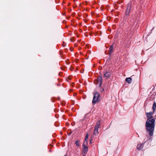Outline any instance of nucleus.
Instances as JSON below:
<instances>
[{
    "instance_id": "obj_1",
    "label": "nucleus",
    "mask_w": 156,
    "mask_h": 156,
    "mask_svg": "<svg viewBox=\"0 0 156 156\" xmlns=\"http://www.w3.org/2000/svg\"><path fill=\"white\" fill-rule=\"evenodd\" d=\"M152 108L153 110V112L146 113V116L147 119L145 123L146 129L150 136L153 135L155 126V121L156 119L153 116V113L156 109V103L155 102L153 104Z\"/></svg>"
},
{
    "instance_id": "obj_2",
    "label": "nucleus",
    "mask_w": 156,
    "mask_h": 156,
    "mask_svg": "<svg viewBox=\"0 0 156 156\" xmlns=\"http://www.w3.org/2000/svg\"><path fill=\"white\" fill-rule=\"evenodd\" d=\"M88 137H85L84 141L83 146L82 154L83 156H85L86 155L88 151V148L87 146V140Z\"/></svg>"
},
{
    "instance_id": "obj_3",
    "label": "nucleus",
    "mask_w": 156,
    "mask_h": 156,
    "mask_svg": "<svg viewBox=\"0 0 156 156\" xmlns=\"http://www.w3.org/2000/svg\"><path fill=\"white\" fill-rule=\"evenodd\" d=\"M100 94L98 92H96L94 94V97L92 101V103L95 104L97 102L99 101V98Z\"/></svg>"
},
{
    "instance_id": "obj_4",
    "label": "nucleus",
    "mask_w": 156,
    "mask_h": 156,
    "mask_svg": "<svg viewBox=\"0 0 156 156\" xmlns=\"http://www.w3.org/2000/svg\"><path fill=\"white\" fill-rule=\"evenodd\" d=\"M100 122L98 121L97 123V124L94 128V134L95 136H97L98 134V129L100 127Z\"/></svg>"
},
{
    "instance_id": "obj_5",
    "label": "nucleus",
    "mask_w": 156,
    "mask_h": 156,
    "mask_svg": "<svg viewBox=\"0 0 156 156\" xmlns=\"http://www.w3.org/2000/svg\"><path fill=\"white\" fill-rule=\"evenodd\" d=\"M131 5L130 4H129L127 5V8L126 12V15H128L130 12L131 9Z\"/></svg>"
},
{
    "instance_id": "obj_6",
    "label": "nucleus",
    "mask_w": 156,
    "mask_h": 156,
    "mask_svg": "<svg viewBox=\"0 0 156 156\" xmlns=\"http://www.w3.org/2000/svg\"><path fill=\"white\" fill-rule=\"evenodd\" d=\"M96 81L98 82V84L99 85V86H100L102 84V78L100 76H99L97 79Z\"/></svg>"
},
{
    "instance_id": "obj_7",
    "label": "nucleus",
    "mask_w": 156,
    "mask_h": 156,
    "mask_svg": "<svg viewBox=\"0 0 156 156\" xmlns=\"http://www.w3.org/2000/svg\"><path fill=\"white\" fill-rule=\"evenodd\" d=\"M143 144H139L137 145V148L138 149L140 150L143 148Z\"/></svg>"
},
{
    "instance_id": "obj_8",
    "label": "nucleus",
    "mask_w": 156,
    "mask_h": 156,
    "mask_svg": "<svg viewBox=\"0 0 156 156\" xmlns=\"http://www.w3.org/2000/svg\"><path fill=\"white\" fill-rule=\"evenodd\" d=\"M132 79L130 77L127 78L126 79V81L129 83H130Z\"/></svg>"
},
{
    "instance_id": "obj_9",
    "label": "nucleus",
    "mask_w": 156,
    "mask_h": 156,
    "mask_svg": "<svg viewBox=\"0 0 156 156\" xmlns=\"http://www.w3.org/2000/svg\"><path fill=\"white\" fill-rule=\"evenodd\" d=\"M110 73L109 72H107L105 73V74L104 75V76H105L106 77H108L109 76H110Z\"/></svg>"
},
{
    "instance_id": "obj_10",
    "label": "nucleus",
    "mask_w": 156,
    "mask_h": 156,
    "mask_svg": "<svg viewBox=\"0 0 156 156\" xmlns=\"http://www.w3.org/2000/svg\"><path fill=\"white\" fill-rule=\"evenodd\" d=\"M113 49V47L112 46L111 47H110V48L109 49V53L110 55H111V53L112 52Z\"/></svg>"
},
{
    "instance_id": "obj_11",
    "label": "nucleus",
    "mask_w": 156,
    "mask_h": 156,
    "mask_svg": "<svg viewBox=\"0 0 156 156\" xmlns=\"http://www.w3.org/2000/svg\"><path fill=\"white\" fill-rule=\"evenodd\" d=\"M75 144H76V145L78 146V147H79V146H80V144H79V140H77L76 141V142H75Z\"/></svg>"
},
{
    "instance_id": "obj_12",
    "label": "nucleus",
    "mask_w": 156,
    "mask_h": 156,
    "mask_svg": "<svg viewBox=\"0 0 156 156\" xmlns=\"http://www.w3.org/2000/svg\"><path fill=\"white\" fill-rule=\"evenodd\" d=\"M94 83L96 84H98V82H97V81H96V80L94 81Z\"/></svg>"
},
{
    "instance_id": "obj_13",
    "label": "nucleus",
    "mask_w": 156,
    "mask_h": 156,
    "mask_svg": "<svg viewBox=\"0 0 156 156\" xmlns=\"http://www.w3.org/2000/svg\"><path fill=\"white\" fill-rule=\"evenodd\" d=\"M90 144H91V142H92V139H90Z\"/></svg>"
},
{
    "instance_id": "obj_14",
    "label": "nucleus",
    "mask_w": 156,
    "mask_h": 156,
    "mask_svg": "<svg viewBox=\"0 0 156 156\" xmlns=\"http://www.w3.org/2000/svg\"><path fill=\"white\" fill-rule=\"evenodd\" d=\"M87 136H88V135H86V137H87Z\"/></svg>"
},
{
    "instance_id": "obj_15",
    "label": "nucleus",
    "mask_w": 156,
    "mask_h": 156,
    "mask_svg": "<svg viewBox=\"0 0 156 156\" xmlns=\"http://www.w3.org/2000/svg\"><path fill=\"white\" fill-rule=\"evenodd\" d=\"M71 133V132H70V133H69L70 134V133Z\"/></svg>"
},
{
    "instance_id": "obj_16",
    "label": "nucleus",
    "mask_w": 156,
    "mask_h": 156,
    "mask_svg": "<svg viewBox=\"0 0 156 156\" xmlns=\"http://www.w3.org/2000/svg\"><path fill=\"white\" fill-rule=\"evenodd\" d=\"M146 142H147V141H146V142H145L144 143H145H145H146Z\"/></svg>"
},
{
    "instance_id": "obj_17",
    "label": "nucleus",
    "mask_w": 156,
    "mask_h": 156,
    "mask_svg": "<svg viewBox=\"0 0 156 156\" xmlns=\"http://www.w3.org/2000/svg\"><path fill=\"white\" fill-rule=\"evenodd\" d=\"M104 90V89H103V91Z\"/></svg>"
},
{
    "instance_id": "obj_18",
    "label": "nucleus",
    "mask_w": 156,
    "mask_h": 156,
    "mask_svg": "<svg viewBox=\"0 0 156 156\" xmlns=\"http://www.w3.org/2000/svg\"><path fill=\"white\" fill-rule=\"evenodd\" d=\"M64 156H66V155H65Z\"/></svg>"
}]
</instances>
